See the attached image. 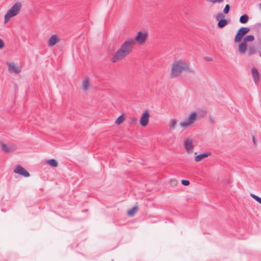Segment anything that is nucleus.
<instances>
[{
  "label": "nucleus",
  "instance_id": "20",
  "mask_svg": "<svg viewBox=\"0 0 261 261\" xmlns=\"http://www.w3.org/2000/svg\"><path fill=\"white\" fill-rule=\"evenodd\" d=\"M46 164L53 167H56L58 166V162L54 159H51L46 161Z\"/></svg>",
  "mask_w": 261,
  "mask_h": 261
},
{
  "label": "nucleus",
  "instance_id": "16",
  "mask_svg": "<svg viewBox=\"0 0 261 261\" xmlns=\"http://www.w3.org/2000/svg\"><path fill=\"white\" fill-rule=\"evenodd\" d=\"M194 154L195 155V158H194L195 161L196 162H199L201 161V160H202L203 159L206 158L209 156L210 155H211V153L210 152H206L202 153L201 154L197 155V153L195 152Z\"/></svg>",
  "mask_w": 261,
  "mask_h": 261
},
{
  "label": "nucleus",
  "instance_id": "18",
  "mask_svg": "<svg viewBox=\"0 0 261 261\" xmlns=\"http://www.w3.org/2000/svg\"><path fill=\"white\" fill-rule=\"evenodd\" d=\"M177 124V120L176 119H171L169 121L168 126L170 130H174Z\"/></svg>",
  "mask_w": 261,
  "mask_h": 261
},
{
  "label": "nucleus",
  "instance_id": "29",
  "mask_svg": "<svg viewBox=\"0 0 261 261\" xmlns=\"http://www.w3.org/2000/svg\"><path fill=\"white\" fill-rule=\"evenodd\" d=\"M5 46V43L4 41L0 38V49H3Z\"/></svg>",
  "mask_w": 261,
  "mask_h": 261
},
{
  "label": "nucleus",
  "instance_id": "7",
  "mask_svg": "<svg viewBox=\"0 0 261 261\" xmlns=\"http://www.w3.org/2000/svg\"><path fill=\"white\" fill-rule=\"evenodd\" d=\"M8 71L10 73L18 74L21 72L22 68L17 63L13 61L6 62Z\"/></svg>",
  "mask_w": 261,
  "mask_h": 261
},
{
  "label": "nucleus",
  "instance_id": "28",
  "mask_svg": "<svg viewBox=\"0 0 261 261\" xmlns=\"http://www.w3.org/2000/svg\"><path fill=\"white\" fill-rule=\"evenodd\" d=\"M181 184L184 186H189L190 185V181L188 180L182 179L181 180Z\"/></svg>",
  "mask_w": 261,
  "mask_h": 261
},
{
  "label": "nucleus",
  "instance_id": "6",
  "mask_svg": "<svg viewBox=\"0 0 261 261\" xmlns=\"http://www.w3.org/2000/svg\"><path fill=\"white\" fill-rule=\"evenodd\" d=\"M254 40V37L253 35H248L245 37L242 42L238 46V50L240 54H244L246 53L247 49V42H252Z\"/></svg>",
  "mask_w": 261,
  "mask_h": 261
},
{
  "label": "nucleus",
  "instance_id": "13",
  "mask_svg": "<svg viewBox=\"0 0 261 261\" xmlns=\"http://www.w3.org/2000/svg\"><path fill=\"white\" fill-rule=\"evenodd\" d=\"M60 39L59 35L54 34L48 39L47 44L49 47H53L60 41Z\"/></svg>",
  "mask_w": 261,
  "mask_h": 261
},
{
  "label": "nucleus",
  "instance_id": "11",
  "mask_svg": "<svg viewBox=\"0 0 261 261\" xmlns=\"http://www.w3.org/2000/svg\"><path fill=\"white\" fill-rule=\"evenodd\" d=\"M250 30L248 28H241L238 31L235 37L234 41L235 42H240L242 39H243V37L247 34L249 32Z\"/></svg>",
  "mask_w": 261,
  "mask_h": 261
},
{
  "label": "nucleus",
  "instance_id": "12",
  "mask_svg": "<svg viewBox=\"0 0 261 261\" xmlns=\"http://www.w3.org/2000/svg\"><path fill=\"white\" fill-rule=\"evenodd\" d=\"M127 56L126 54L119 49L111 58V61L114 63L117 62L122 60Z\"/></svg>",
  "mask_w": 261,
  "mask_h": 261
},
{
  "label": "nucleus",
  "instance_id": "1",
  "mask_svg": "<svg viewBox=\"0 0 261 261\" xmlns=\"http://www.w3.org/2000/svg\"><path fill=\"white\" fill-rule=\"evenodd\" d=\"M183 72L193 73L194 70L186 60L182 59L174 60L171 65L170 77L174 79L179 77Z\"/></svg>",
  "mask_w": 261,
  "mask_h": 261
},
{
  "label": "nucleus",
  "instance_id": "27",
  "mask_svg": "<svg viewBox=\"0 0 261 261\" xmlns=\"http://www.w3.org/2000/svg\"><path fill=\"white\" fill-rule=\"evenodd\" d=\"M230 10V6L229 5L227 4L225 5L224 9H223V12L225 14H227Z\"/></svg>",
  "mask_w": 261,
  "mask_h": 261
},
{
  "label": "nucleus",
  "instance_id": "10",
  "mask_svg": "<svg viewBox=\"0 0 261 261\" xmlns=\"http://www.w3.org/2000/svg\"><path fill=\"white\" fill-rule=\"evenodd\" d=\"M0 146L2 150L5 153H11L17 149V146L15 144H7L3 142H0Z\"/></svg>",
  "mask_w": 261,
  "mask_h": 261
},
{
  "label": "nucleus",
  "instance_id": "31",
  "mask_svg": "<svg viewBox=\"0 0 261 261\" xmlns=\"http://www.w3.org/2000/svg\"><path fill=\"white\" fill-rule=\"evenodd\" d=\"M224 17V15L222 13H218L217 14V15L216 16V18L217 19V20H218V19L219 18H221V17Z\"/></svg>",
  "mask_w": 261,
  "mask_h": 261
},
{
  "label": "nucleus",
  "instance_id": "9",
  "mask_svg": "<svg viewBox=\"0 0 261 261\" xmlns=\"http://www.w3.org/2000/svg\"><path fill=\"white\" fill-rule=\"evenodd\" d=\"M150 118V113L148 110H145L142 113L140 119V124L142 127L146 126L149 123Z\"/></svg>",
  "mask_w": 261,
  "mask_h": 261
},
{
  "label": "nucleus",
  "instance_id": "5",
  "mask_svg": "<svg viewBox=\"0 0 261 261\" xmlns=\"http://www.w3.org/2000/svg\"><path fill=\"white\" fill-rule=\"evenodd\" d=\"M182 146L184 150L187 154H192L195 147L193 137L189 136L184 138L182 141Z\"/></svg>",
  "mask_w": 261,
  "mask_h": 261
},
{
  "label": "nucleus",
  "instance_id": "33",
  "mask_svg": "<svg viewBox=\"0 0 261 261\" xmlns=\"http://www.w3.org/2000/svg\"><path fill=\"white\" fill-rule=\"evenodd\" d=\"M252 141L254 145L256 144V140L254 136H252Z\"/></svg>",
  "mask_w": 261,
  "mask_h": 261
},
{
  "label": "nucleus",
  "instance_id": "19",
  "mask_svg": "<svg viewBox=\"0 0 261 261\" xmlns=\"http://www.w3.org/2000/svg\"><path fill=\"white\" fill-rule=\"evenodd\" d=\"M125 117L124 114H122L119 116L115 120V124L119 125L121 124L125 120Z\"/></svg>",
  "mask_w": 261,
  "mask_h": 261
},
{
  "label": "nucleus",
  "instance_id": "23",
  "mask_svg": "<svg viewBox=\"0 0 261 261\" xmlns=\"http://www.w3.org/2000/svg\"><path fill=\"white\" fill-rule=\"evenodd\" d=\"M256 48L253 45H251L249 46L248 50V54L249 56H251L256 53Z\"/></svg>",
  "mask_w": 261,
  "mask_h": 261
},
{
  "label": "nucleus",
  "instance_id": "2",
  "mask_svg": "<svg viewBox=\"0 0 261 261\" xmlns=\"http://www.w3.org/2000/svg\"><path fill=\"white\" fill-rule=\"evenodd\" d=\"M206 114V111L205 110L191 111L184 120L180 121L179 126L182 129L191 128L194 126L200 118L204 117Z\"/></svg>",
  "mask_w": 261,
  "mask_h": 261
},
{
  "label": "nucleus",
  "instance_id": "15",
  "mask_svg": "<svg viewBox=\"0 0 261 261\" xmlns=\"http://www.w3.org/2000/svg\"><path fill=\"white\" fill-rule=\"evenodd\" d=\"M251 74L255 85H258L260 82V74L255 68L251 69Z\"/></svg>",
  "mask_w": 261,
  "mask_h": 261
},
{
  "label": "nucleus",
  "instance_id": "21",
  "mask_svg": "<svg viewBox=\"0 0 261 261\" xmlns=\"http://www.w3.org/2000/svg\"><path fill=\"white\" fill-rule=\"evenodd\" d=\"M249 20V16L246 15V14H244L242 16H241L240 18V22L241 23H247Z\"/></svg>",
  "mask_w": 261,
  "mask_h": 261
},
{
  "label": "nucleus",
  "instance_id": "14",
  "mask_svg": "<svg viewBox=\"0 0 261 261\" xmlns=\"http://www.w3.org/2000/svg\"><path fill=\"white\" fill-rule=\"evenodd\" d=\"M14 172L25 177H28L30 176V173L21 166H17L15 168Z\"/></svg>",
  "mask_w": 261,
  "mask_h": 261
},
{
  "label": "nucleus",
  "instance_id": "24",
  "mask_svg": "<svg viewBox=\"0 0 261 261\" xmlns=\"http://www.w3.org/2000/svg\"><path fill=\"white\" fill-rule=\"evenodd\" d=\"M227 24V21L226 19L220 20L218 23V26L220 28H222Z\"/></svg>",
  "mask_w": 261,
  "mask_h": 261
},
{
  "label": "nucleus",
  "instance_id": "17",
  "mask_svg": "<svg viewBox=\"0 0 261 261\" xmlns=\"http://www.w3.org/2000/svg\"><path fill=\"white\" fill-rule=\"evenodd\" d=\"M90 87V82L88 77H85L82 83V88L84 91L88 90Z\"/></svg>",
  "mask_w": 261,
  "mask_h": 261
},
{
  "label": "nucleus",
  "instance_id": "26",
  "mask_svg": "<svg viewBox=\"0 0 261 261\" xmlns=\"http://www.w3.org/2000/svg\"><path fill=\"white\" fill-rule=\"evenodd\" d=\"M206 1L209 3L215 4L217 3H218V4L222 3L224 1V0H206Z\"/></svg>",
  "mask_w": 261,
  "mask_h": 261
},
{
  "label": "nucleus",
  "instance_id": "25",
  "mask_svg": "<svg viewBox=\"0 0 261 261\" xmlns=\"http://www.w3.org/2000/svg\"><path fill=\"white\" fill-rule=\"evenodd\" d=\"M250 196L255 201L261 204V198L252 193H250Z\"/></svg>",
  "mask_w": 261,
  "mask_h": 261
},
{
  "label": "nucleus",
  "instance_id": "3",
  "mask_svg": "<svg viewBox=\"0 0 261 261\" xmlns=\"http://www.w3.org/2000/svg\"><path fill=\"white\" fill-rule=\"evenodd\" d=\"M22 8L21 2H15L5 13L4 16V23L7 24L11 19L17 16L20 13Z\"/></svg>",
  "mask_w": 261,
  "mask_h": 261
},
{
  "label": "nucleus",
  "instance_id": "32",
  "mask_svg": "<svg viewBox=\"0 0 261 261\" xmlns=\"http://www.w3.org/2000/svg\"><path fill=\"white\" fill-rule=\"evenodd\" d=\"M205 60L206 61H213V59H212V58L210 57H206L205 58Z\"/></svg>",
  "mask_w": 261,
  "mask_h": 261
},
{
  "label": "nucleus",
  "instance_id": "34",
  "mask_svg": "<svg viewBox=\"0 0 261 261\" xmlns=\"http://www.w3.org/2000/svg\"><path fill=\"white\" fill-rule=\"evenodd\" d=\"M171 182H172L174 184L176 185L177 184V180L175 179H172L170 180Z\"/></svg>",
  "mask_w": 261,
  "mask_h": 261
},
{
  "label": "nucleus",
  "instance_id": "4",
  "mask_svg": "<svg viewBox=\"0 0 261 261\" xmlns=\"http://www.w3.org/2000/svg\"><path fill=\"white\" fill-rule=\"evenodd\" d=\"M149 33L146 31H139L135 34V38H130L134 45H143L147 42Z\"/></svg>",
  "mask_w": 261,
  "mask_h": 261
},
{
  "label": "nucleus",
  "instance_id": "30",
  "mask_svg": "<svg viewBox=\"0 0 261 261\" xmlns=\"http://www.w3.org/2000/svg\"><path fill=\"white\" fill-rule=\"evenodd\" d=\"M130 121L132 123L135 124L137 122V119L136 118L133 117L130 118Z\"/></svg>",
  "mask_w": 261,
  "mask_h": 261
},
{
  "label": "nucleus",
  "instance_id": "8",
  "mask_svg": "<svg viewBox=\"0 0 261 261\" xmlns=\"http://www.w3.org/2000/svg\"><path fill=\"white\" fill-rule=\"evenodd\" d=\"M134 45L132 39L129 38L122 44L119 49L128 55L132 51Z\"/></svg>",
  "mask_w": 261,
  "mask_h": 261
},
{
  "label": "nucleus",
  "instance_id": "22",
  "mask_svg": "<svg viewBox=\"0 0 261 261\" xmlns=\"http://www.w3.org/2000/svg\"><path fill=\"white\" fill-rule=\"evenodd\" d=\"M137 211H138V207L134 206L132 208H131L129 211H128L127 214H128V215H129L130 216H133L136 213Z\"/></svg>",
  "mask_w": 261,
  "mask_h": 261
},
{
  "label": "nucleus",
  "instance_id": "35",
  "mask_svg": "<svg viewBox=\"0 0 261 261\" xmlns=\"http://www.w3.org/2000/svg\"><path fill=\"white\" fill-rule=\"evenodd\" d=\"M258 54H259V57H261V51L258 52Z\"/></svg>",
  "mask_w": 261,
  "mask_h": 261
}]
</instances>
